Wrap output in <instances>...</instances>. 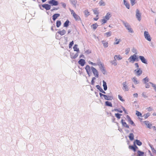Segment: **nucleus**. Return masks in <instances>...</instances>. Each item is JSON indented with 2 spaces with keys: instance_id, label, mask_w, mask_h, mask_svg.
<instances>
[{
  "instance_id": "1",
  "label": "nucleus",
  "mask_w": 156,
  "mask_h": 156,
  "mask_svg": "<svg viewBox=\"0 0 156 156\" xmlns=\"http://www.w3.org/2000/svg\"><path fill=\"white\" fill-rule=\"evenodd\" d=\"M85 69L89 76H90L92 74V72L93 74L97 78L98 77L99 74L98 71L93 66L90 67L89 65H87L85 68Z\"/></svg>"
},
{
  "instance_id": "2",
  "label": "nucleus",
  "mask_w": 156,
  "mask_h": 156,
  "mask_svg": "<svg viewBox=\"0 0 156 156\" xmlns=\"http://www.w3.org/2000/svg\"><path fill=\"white\" fill-rule=\"evenodd\" d=\"M123 24L124 25L125 27L128 30L129 33H133V31L132 29L131 28L130 25L127 22H125L123 20L122 21Z\"/></svg>"
},
{
  "instance_id": "3",
  "label": "nucleus",
  "mask_w": 156,
  "mask_h": 156,
  "mask_svg": "<svg viewBox=\"0 0 156 156\" xmlns=\"http://www.w3.org/2000/svg\"><path fill=\"white\" fill-rule=\"evenodd\" d=\"M70 11L71 12V13L73 15V16L74 17L75 20L76 21L81 20V19L80 17L77 14H76L73 10L69 9Z\"/></svg>"
},
{
  "instance_id": "4",
  "label": "nucleus",
  "mask_w": 156,
  "mask_h": 156,
  "mask_svg": "<svg viewBox=\"0 0 156 156\" xmlns=\"http://www.w3.org/2000/svg\"><path fill=\"white\" fill-rule=\"evenodd\" d=\"M144 35L145 38L148 41H151V38L150 37L148 32L147 31H145L144 32Z\"/></svg>"
},
{
  "instance_id": "5",
  "label": "nucleus",
  "mask_w": 156,
  "mask_h": 156,
  "mask_svg": "<svg viewBox=\"0 0 156 156\" xmlns=\"http://www.w3.org/2000/svg\"><path fill=\"white\" fill-rule=\"evenodd\" d=\"M136 16L138 21L141 20V14L138 9H136Z\"/></svg>"
},
{
  "instance_id": "6",
  "label": "nucleus",
  "mask_w": 156,
  "mask_h": 156,
  "mask_svg": "<svg viewBox=\"0 0 156 156\" xmlns=\"http://www.w3.org/2000/svg\"><path fill=\"white\" fill-rule=\"evenodd\" d=\"M135 74L137 76H140L142 73V71L140 69H137L134 70Z\"/></svg>"
},
{
  "instance_id": "7",
  "label": "nucleus",
  "mask_w": 156,
  "mask_h": 156,
  "mask_svg": "<svg viewBox=\"0 0 156 156\" xmlns=\"http://www.w3.org/2000/svg\"><path fill=\"white\" fill-rule=\"evenodd\" d=\"M137 57V55L136 54H134L133 55L130 56V57L128 58V60L130 62L133 63L135 61L136 57Z\"/></svg>"
},
{
  "instance_id": "8",
  "label": "nucleus",
  "mask_w": 156,
  "mask_h": 156,
  "mask_svg": "<svg viewBox=\"0 0 156 156\" xmlns=\"http://www.w3.org/2000/svg\"><path fill=\"white\" fill-rule=\"evenodd\" d=\"M127 83L126 82H124L122 83L123 85V90L125 91H128L129 90V89L128 88V86L127 85Z\"/></svg>"
},
{
  "instance_id": "9",
  "label": "nucleus",
  "mask_w": 156,
  "mask_h": 156,
  "mask_svg": "<svg viewBox=\"0 0 156 156\" xmlns=\"http://www.w3.org/2000/svg\"><path fill=\"white\" fill-rule=\"evenodd\" d=\"M48 3L52 6H56L58 4V1L55 0H51L48 2Z\"/></svg>"
},
{
  "instance_id": "10",
  "label": "nucleus",
  "mask_w": 156,
  "mask_h": 156,
  "mask_svg": "<svg viewBox=\"0 0 156 156\" xmlns=\"http://www.w3.org/2000/svg\"><path fill=\"white\" fill-rule=\"evenodd\" d=\"M133 146H129V149H132L133 151L134 152L136 151V149L138 148L137 147L136 145L135 142H134Z\"/></svg>"
},
{
  "instance_id": "11",
  "label": "nucleus",
  "mask_w": 156,
  "mask_h": 156,
  "mask_svg": "<svg viewBox=\"0 0 156 156\" xmlns=\"http://www.w3.org/2000/svg\"><path fill=\"white\" fill-rule=\"evenodd\" d=\"M106 97L105 99L108 101H111L113 99V97L112 94H111L109 95H106Z\"/></svg>"
},
{
  "instance_id": "12",
  "label": "nucleus",
  "mask_w": 156,
  "mask_h": 156,
  "mask_svg": "<svg viewBox=\"0 0 156 156\" xmlns=\"http://www.w3.org/2000/svg\"><path fill=\"white\" fill-rule=\"evenodd\" d=\"M139 58L140 59L141 61L144 63L147 64V60L145 58L144 56H140Z\"/></svg>"
},
{
  "instance_id": "13",
  "label": "nucleus",
  "mask_w": 156,
  "mask_h": 156,
  "mask_svg": "<svg viewBox=\"0 0 156 156\" xmlns=\"http://www.w3.org/2000/svg\"><path fill=\"white\" fill-rule=\"evenodd\" d=\"M42 6L47 10L50 9L51 7L50 5L47 4H44L42 5Z\"/></svg>"
},
{
  "instance_id": "14",
  "label": "nucleus",
  "mask_w": 156,
  "mask_h": 156,
  "mask_svg": "<svg viewBox=\"0 0 156 156\" xmlns=\"http://www.w3.org/2000/svg\"><path fill=\"white\" fill-rule=\"evenodd\" d=\"M78 62L82 66H83L86 63L85 60L82 59H80Z\"/></svg>"
},
{
  "instance_id": "15",
  "label": "nucleus",
  "mask_w": 156,
  "mask_h": 156,
  "mask_svg": "<svg viewBox=\"0 0 156 156\" xmlns=\"http://www.w3.org/2000/svg\"><path fill=\"white\" fill-rule=\"evenodd\" d=\"M126 117L128 121L131 125L133 126H135V124H134L133 121L131 120V118L128 115H127Z\"/></svg>"
},
{
  "instance_id": "16",
  "label": "nucleus",
  "mask_w": 156,
  "mask_h": 156,
  "mask_svg": "<svg viewBox=\"0 0 156 156\" xmlns=\"http://www.w3.org/2000/svg\"><path fill=\"white\" fill-rule=\"evenodd\" d=\"M121 122L123 126L128 128H129V126L127 124L126 122L123 121V119H122Z\"/></svg>"
},
{
  "instance_id": "17",
  "label": "nucleus",
  "mask_w": 156,
  "mask_h": 156,
  "mask_svg": "<svg viewBox=\"0 0 156 156\" xmlns=\"http://www.w3.org/2000/svg\"><path fill=\"white\" fill-rule=\"evenodd\" d=\"M144 124L147 126V127L150 129L151 128V126H152V124L150 123L149 121H145L144 122Z\"/></svg>"
},
{
  "instance_id": "18",
  "label": "nucleus",
  "mask_w": 156,
  "mask_h": 156,
  "mask_svg": "<svg viewBox=\"0 0 156 156\" xmlns=\"http://www.w3.org/2000/svg\"><path fill=\"white\" fill-rule=\"evenodd\" d=\"M60 15L59 13H56L53 15L52 16V19L54 21H55L57 18Z\"/></svg>"
},
{
  "instance_id": "19",
  "label": "nucleus",
  "mask_w": 156,
  "mask_h": 156,
  "mask_svg": "<svg viewBox=\"0 0 156 156\" xmlns=\"http://www.w3.org/2000/svg\"><path fill=\"white\" fill-rule=\"evenodd\" d=\"M132 80L135 84H137L139 83V81L137 80V78L136 77H133Z\"/></svg>"
},
{
  "instance_id": "20",
  "label": "nucleus",
  "mask_w": 156,
  "mask_h": 156,
  "mask_svg": "<svg viewBox=\"0 0 156 156\" xmlns=\"http://www.w3.org/2000/svg\"><path fill=\"white\" fill-rule=\"evenodd\" d=\"M111 16V14L109 12H108L107 13L106 16L104 17L105 19L108 20H109Z\"/></svg>"
},
{
  "instance_id": "21",
  "label": "nucleus",
  "mask_w": 156,
  "mask_h": 156,
  "mask_svg": "<svg viewBox=\"0 0 156 156\" xmlns=\"http://www.w3.org/2000/svg\"><path fill=\"white\" fill-rule=\"evenodd\" d=\"M101 42L103 44V46L105 48H107L108 47V43L107 41L103 40L101 41Z\"/></svg>"
},
{
  "instance_id": "22",
  "label": "nucleus",
  "mask_w": 156,
  "mask_h": 156,
  "mask_svg": "<svg viewBox=\"0 0 156 156\" xmlns=\"http://www.w3.org/2000/svg\"><path fill=\"white\" fill-rule=\"evenodd\" d=\"M103 87L104 90L105 91V90H107V83H106V82L104 80L103 81Z\"/></svg>"
},
{
  "instance_id": "23",
  "label": "nucleus",
  "mask_w": 156,
  "mask_h": 156,
  "mask_svg": "<svg viewBox=\"0 0 156 156\" xmlns=\"http://www.w3.org/2000/svg\"><path fill=\"white\" fill-rule=\"evenodd\" d=\"M99 68L100 69L101 72L103 73V74H105L106 71L104 67V65L103 66H102L101 67H99Z\"/></svg>"
},
{
  "instance_id": "24",
  "label": "nucleus",
  "mask_w": 156,
  "mask_h": 156,
  "mask_svg": "<svg viewBox=\"0 0 156 156\" xmlns=\"http://www.w3.org/2000/svg\"><path fill=\"white\" fill-rule=\"evenodd\" d=\"M66 33V31L65 30H63L62 31H58L57 32V33L60 34L61 36L64 35Z\"/></svg>"
},
{
  "instance_id": "25",
  "label": "nucleus",
  "mask_w": 156,
  "mask_h": 156,
  "mask_svg": "<svg viewBox=\"0 0 156 156\" xmlns=\"http://www.w3.org/2000/svg\"><path fill=\"white\" fill-rule=\"evenodd\" d=\"M137 156H144V152L140 150L137 151Z\"/></svg>"
},
{
  "instance_id": "26",
  "label": "nucleus",
  "mask_w": 156,
  "mask_h": 156,
  "mask_svg": "<svg viewBox=\"0 0 156 156\" xmlns=\"http://www.w3.org/2000/svg\"><path fill=\"white\" fill-rule=\"evenodd\" d=\"M78 53L77 52L75 54H72V55H71V58L73 59H75L78 56Z\"/></svg>"
},
{
  "instance_id": "27",
  "label": "nucleus",
  "mask_w": 156,
  "mask_h": 156,
  "mask_svg": "<svg viewBox=\"0 0 156 156\" xmlns=\"http://www.w3.org/2000/svg\"><path fill=\"white\" fill-rule=\"evenodd\" d=\"M78 45L77 44H75L74 46L73 47V48L74 51H76L77 53H79L80 51L79 48H77Z\"/></svg>"
},
{
  "instance_id": "28",
  "label": "nucleus",
  "mask_w": 156,
  "mask_h": 156,
  "mask_svg": "<svg viewBox=\"0 0 156 156\" xmlns=\"http://www.w3.org/2000/svg\"><path fill=\"white\" fill-rule=\"evenodd\" d=\"M105 105L107 106H109L111 107H112L111 102L108 101L105 102Z\"/></svg>"
},
{
  "instance_id": "29",
  "label": "nucleus",
  "mask_w": 156,
  "mask_h": 156,
  "mask_svg": "<svg viewBox=\"0 0 156 156\" xmlns=\"http://www.w3.org/2000/svg\"><path fill=\"white\" fill-rule=\"evenodd\" d=\"M134 142L138 146H140L142 145V143L139 140H136Z\"/></svg>"
},
{
  "instance_id": "30",
  "label": "nucleus",
  "mask_w": 156,
  "mask_h": 156,
  "mask_svg": "<svg viewBox=\"0 0 156 156\" xmlns=\"http://www.w3.org/2000/svg\"><path fill=\"white\" fill-rule=\"evenodd\" d=\"M149 80L147 77H146L145 78L143 79L142 81L145 84L147 83V82H148Z\"/></svg>"
},
{
  "instance_id": "31",
  "label": "nucleus",
  "mask_w": 156,
  "mask_h": 156,
  "mask_svg": "<svg viewBox=\"0 0 156 156\" xmlns=\"http://www.w3.org/2000/svg\"><path fill=\"white\" fill-rule=\"evenodd\" d=\"M71 3L74 6L76 7L77 1L76 0H70Z\"/></svg>"
},
{
  "instance_id": "32",
  "label": "nucleus",
  "mask_w": 156,
  "mask_h": 156,
  "mask_svg": "<svg viewBox=\"0 0 156 156\" xmlns=\"http://www.w3.org/2000/svg\"><path fill=\"white\" fill-rule=\"evenodd\" d=\"M134 136L133 133H130L129 136V139L130 140L132 141L134 139Z\"/></svg>"
},
{
  "instance_id": "33",
  "label": "nucleus",
  "mask_w": 156,
  "mask_h": 156,
  "mask_svg": "<svg viewBox=\"0 0 156 156\" xmlns=\"http://www.w3.org/2000/svg\"><path fill=\"white\" fill-rule=\"evenodd\" d=\"M124 4L125 5L127 8L128 9H129L130 5L129 3L127 2L126 1H125L124 2Z\"/></svg>"
},
{
  "instance_id": "34",
  "label": "nucleus",
  "mask_w": 156,
  "mask_h": 156,
  "mask_svg": "<svg viewBox=\"0 0 156 156\" xmlns=\"http://www.w3.org/2000/svg\"><path fill=\"white\" fill-rule=\"evenodd\" d=\"M117 58H118L119 60L122 59V58L120 57V55H115L114 57V59L115 60H116Z\"/></svg>"
},
{
  "instance_id": "35",
  "label": "nucleus",
  "mask_w": 156,
  "mask_h": 156,
  "mask_svg": "<svg viewBox=\"0 0 156 156\" xmlns=\"http://www.w3.org/2000/svg\"><path fill=\"white\" fill-rule=\"evenodd\" d=\"M69 22L68 20H67L64 24V27H67L69 26Z\"/></svg>"
},
{
  "instance_id": "36",
  "label": "nucleus",
  "mask_w": 156,
  "mask_h": 156,
  "mask_svg": "<svg viewBox=\"0 0 156 156\" xmlns=\"http://www.w3.org/2000/svg\"><path fill=\"white\" fill-rule=\"evenodd\" d=\"M115 42L114 43V44H118L119 43V42L121 41V39L118 40L116 38H115Z\"/></svg>"
},
{
  "instance_id": "37",
  "label": "nucleus",
  "mask_w": 156,
  "mask_h": 156,
  "mask_svg": "<svg viewBox=\"0 0 156 156\" xmlns=\"http://www.w3.org/2000/svg\"><path fill=\"white\" fill-rule=\"evenodd\" d=\"M149 83L151 85L152 87H153L154 90L156 92V85L151 82H149Z\"/></svg>"
},
{
  "instance_id": "38",
  "label": "nucleus",
  "mask_w": 156,
  "mask_h": 156,
  "mask_svg": "<svg viewBox=\"0 0 156 156\" xmlns=\"http://www.w3.org/2000/svg\"><path fill=\"white\" fill-rule=\"evenodd\" d=\"M84 13L86 17H87L88 16L90 15V13L87 10H86L84 11Z\"/></svg>"
},
{
  "instance_id": "39",
  "label": "nucleus",
  "mask_w": 156,
  "mask_h": 156,
  "mask_svg": "<svg viewBox=\"0 0 156 156\" xmlns=\"http://www.w3.org/2000/svg\"><path fill=\"white\" fill-rule=\"evenodd\" d=\"M61 24V22L60 21L57 20L56 22V26L57 27H59Z\"/></svg>"
},
{
  "instance_id": "40",
  "label": "nucleus",
  "mask_w": 156,
  "mask_h": 156,
  "mask_svg": "<svg viewBox=\"0 0 156 156\" xmlns=\"http://www.w3.org/2000/svg\"><path fill=\"white\" fill-rule=\"evenodd\" d=\"M99 95H100V96L101 98L102 99H103V98H104L105 99V98L106 97V95L103 94L101 93H99Z\"/></svg>"
},
{
  "instance_id": "41",
  "label": "nucleus",
  "mask_w": 156,
  "mask_h": 156,
  "mask_svg": "<svg viewBox=\"0 0 156 156\" xmlns=\"http://www.w3.org/2000/svg\"><path fill=\"white\" fill-rule=\"evenodd\" d=\"M100 6H105V3L102 0H101L99 3Z\"/></svg>"
},
{
  "instance_id": "42",
  "label": "nucleus",
  "mask_w": 156,
  "mask_h": 156,
  "mask_svg": "<svg viewBox=\"0 0 156 156\" xmlns=\"http://www.w3.org/2000/svg\"><path fill=\"white\" fill-rule=\"evenodd\" d=\"M116 60H115V59H114V60H113V61H110V63L112 65H114V66H116L117 64V62H116L115 61Z\"/></svg>"
},
{
  "instance_id": "43",
  "label": "nucleus",
  "mask_w": 156,
  "mask_h": 156,
  "mask_svg": "<svg viewBox=\"0 0 156 156\" xmlns=\"http://www.w3.org/2000/svg\"><path fill=\"white\" fill-rule=\"evenodd\" d=\"M112 112H113L114 111L118 112H119L120 113H122V111L121 110H120V109H114V110H112Z\"/></svg>"
},
{
  "instance_id": "44",
  "label": "nucleus",
  "mask_w": 156,
  "mask_h": 156,
  "mask_svg": "<svg viewBox=\"0 0 156 156\" xmlns=\"http://www.w3.org/2000/svg\"><path fill=\"white\" fill-rule=\"evenodd\" d=\"M132 6H133L136 3V0H129Z\"/></svg>"
},
{
  "instance_id": "45",
  "label": "nucleus",
  "mask_w": 156,
  "mask_h": 156,
  "mask_svg": "<svg viewBox=\"0 0 156 156\" xmlns=\"http://www.w3.org/2000/svg\"><path fill=\"white\" fill-rule=\"evenodd\" d=\"M96 87L97 88L98 90L101 92L103 91V89L101 88L100 87V86L99 85H97L96 86Z\"/></svg>"
},
{
  "instance_id": "46",
  "label": "nucleus",
  "mask_w": 156,
  "mask_h": 156,
  "mask_svg": "<svg viewBox=\"0 0 156 156\" xmlns=\"http://www.w3.org/2000/svg\"><path fill=\"white\" fill-rule=\"evenodd\" d=\"M115 116L118 119H120V116L122 115V114H119L118 113H115Z\"/></svg>"
},
{
  "instance_id": "47",
  "label": "nucleus",
  "mask_w": 156,
  "mask_h": 156,
  "mask_svg": "<svg viewBox=\"0 0 156 156\" xmlns=\"http://www.w3.org/2000/svg\"><path fill=\"white\" fill-rule=\"evenodd\" d=\"M130 48H127L126 49L125 53L126 55H127L130 51Z\"/></svg>"
},
{
  "instance_id": "48",
  "label": "nucleus",
  "mask_w": 156,
  "mask_h": 156,
  "mask_svg": "<svg viewBox=\"0 0 156 156\" xmlns=\"http://www.w3.org/2000/svg\"><path fill=\"white\" fill-rule=\"evenodd\" d=\"M112 33L110 31L108 32L105 33L104 34L107 35V37H110Z\"/></svg>"
},
{
  "instance_id": "49",
  "label": "nucleus",
  "mask_w": 156,
  "mask_h": 156,
  "mask_svg": "<svg viewBox=\"0 0 156 156\" xmlns=\"http://www.w3.org/2000/svg\"><path fill=\"white\" fill-rule=\"evenodd\" d=\"M97 9H95L93 10L94 13L95 15H97L96 16V17H98V11L97 10Z\"/></svg>"
},
{
  "instance_id": "50",
  "label": "nucleus",
  "mask_w": 156,
  "mask_h": 156,
  "mask_svg": "<svg viewBox=\"0 0 156 156\" xmlns=\"http://www.w3.org/2000/svg\"><path fill=\"white\" fill-rule=\"evenodd\" d=\"M91 26L93 27V28L95 30L97 28V27L98 25H97V24L96 23L93 24Z\"/></svg>"
},
{
  "instance_id": "51",
  "label": "nucleus",
  "mask_w": 156,
  "mask_h": 156,
  "mask_svg": "<svg viewBox=\"0 0 156 156\" xmlns=\"http://www.w3.org/2000/svg\"><path fill=\"white\" fill-rule=\"evenodd\" d=\"M136 114L138 116H141L142 115L141 113L138 111H136Z\"/></svg>"
},
{
  "instance_id": "52",
  "label": "nucleus",
  "mask_w": 156,
  "mask_h": 156,
  "mask_svg": "<svg viewBox=\"0 0 156 156\" xmlns=\"http://www.w3.org/2000/svg\"><path fill=\"white\" fill-rule=\"evenodd\" d=\"M132 51L134 53L136 54H137V50L135 48H133L132 49Z\"/></svg>"
},
{
  "instance_id": "53",
  "label": "nucleus",
  "mask_w": 156,
  "mask_h": 156,
  "mask_svg": "<svg viewBox=\"0 0 156 156\" xmlns=\"http://www.w3.org/2000/svg\"><path fill=\"white\" fill-rule=\"evenodd\" d=\"M107 20L105 19L104 18L103 19L101 20V22L102 23V24H104L107 22Z\"/></svg>"
},
{
  "instance_id": "54",
  "label": "nucleus",
  "mask_w": 156,
  "mask_h": 156,
  "mask_svg": "<svg viewBox=\"0 0 156 156\" xmlns=\"http://www.w3.org/2000/svg\"><path fill=\"white\" fill-rule=\"evenodd\" d=\"M74 44L73 41H72L70 42L69 44V48H70L72 47V46Z\"/></svg>"
},
{
  "instance_id": "55",
  "label": "nucleus",
  "mask_w": 156,
  "mask_h": 156,
  "mask_svg": "<svg viewBox=\"0 0 156 156\" xmlns=\"http://www.w3.org/2000/svg\"><path fill=\"white\" fill-rule=\"evenodd\" d=\"M118 96V98H119V99L120 101H124V100L123 98H122V97H121V96H120L119 95Z\"/></svg>"
},
{
  "instance_id": "56",
  "label": "nucleus",
  "mask_w": 156,
  "mask_h": 156,
  "mask_svg": "<svg viewBox=\"0 0 156 156\" xmlns=\"http://www.w3.org/2000/svg\"><path fill=\"white\" fill-rule=\"evenodd\" d=\"M150 113H149V112H148L147 113L146 115H145V119H147L148 117H149L150 115Z\"/></svg>"
},
{
  "instance_id": "57",
  "label": "nucleus",
  "mask_w": 156,
  "mask_h": 156,
  "mask_svg": "<svg viewBox=\"0 0 156 156\" xmlns=\"http://www.w3.org/2000/svg\"><path fill=\"white\" fill-rule=\"evenodd\" d=\"M147 109L148 111L149 112H150L152 110H153V108H152L150 107L148 108H147Z\"/></svg>"
},
{
  "instance_id": "58",
  "label": "nucleus",
  "mask_w": 156,
  "mask_h": 156,
  "mask_svg": "<svg viewBox=\"0 0 156 156\" xmlns=\"http://www.w3.org/2000/svg\"><path fill=\"white\" fill-rule=\"evenodd\" d=\"M98 65L99 66V68L100 67H101L102 66H104V65H102L101 62H99L98 63Z\"/></svg>"
},
{
  "instance_id": "59",
  "label": "nucleus",
  "mask_w": 156,
  "mask_h": 156,
  "mask_svg": "<svg viewBox=\"0 0 156 156\" xmlns=\"http://www.w3.org/2000/svg\"><path fill=\"white\" fill-rule=\"evenodd\" d=\"M149 83H145V87L147 88H148L150 87V85L149 84Z\"/></svg>"
},
{
  "instance_id": "60",
  "label": "nucleus",
  "mask_w": 156,
  "mask_h": 156,
  "mask_svg": "<svg viewBox=\"0 0 156 156\" xmlns=\"http://www.w3.org/2000/svg\"><path fill=\"white\" fill-rule=\"evenodd\" d=\"M85 53H87V54H89L91 53V51L90 50H88L85 51Z\"/></svg>"
},
{
  "instance_id": "61",
  "label": "nucleus",
  "mask_w": 156,
  "mask_h": 156,
  "mask_svg": "<svg viewBox=\"0 0 156 156\" xmlns=\"http://www.w3.org/2000/svg\"><path fill=\"white\" fill-rule=\"evenodd\" d=\"M142 96L144 98L147 97V95L146 94H145L144 93H142Z\"/></svg>"
},
{
  "instance_id": "62",
  "label": "nucleus",
  "mask_w": 156,
  "mask_h": 156,
  "mask_svg": "<svg viewBox=\"0 0 156 156\" xmlns=\"http://www.w3.org/2000/svg\"><path fill=\"white\" fill-rule=\"evenodd\" d=\"M61 4H62V6H63V7L64 8H65L66 7V4L65 3H63V2H62L61 3Z\"/></svg>"
},
{
  "instance_id": "63",
  "label": "nucleus",
  "mask_w": 156,
  "mask_h": 156,
  "mask_svg": "<svg viewBox=\"0 0 156 156\" xmlns=\"http://www.w3.org/2000/svg\"><path fill=\"white\" fill-rule=\"evenodd\" d=\"M135 66L137 69H140L139 68V65L138 63H136L135 64Z\"/></svg>"
},
{
  "instance_id": "64",
  "label": "nucleus",
  "mask_w": 156,
  "mask_h": 156,
  "mask_svg": "<svg viewBox=\"0 0 156 156\" xmlns=\"http://www.w3.org/2000/svg\"><path fill=\"white\" fill-rule=\"evenodd\" d=\"M152 151L153 154H156V151L154 149H153V150H152Z\"/></svg>"
}]
</instances>
